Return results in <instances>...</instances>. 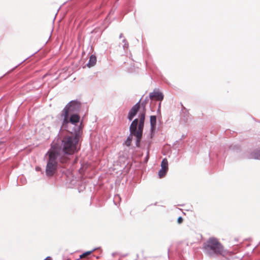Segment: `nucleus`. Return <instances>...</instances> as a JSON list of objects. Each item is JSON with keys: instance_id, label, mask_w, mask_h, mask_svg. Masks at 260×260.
Wrapping results in <instances>:
<instances>
[{"instance_id": "2", "label": "nucleus", "mask_w": 260, "mask_h": 260, "mask_svg": "<svg viewBox=\"0 0 260 260\" xmlns=\"http://www.w3.org/2000/svg\"><path fill=\"white\" fill-rule=\"evenodd\" d=\"M145 118V112L143 111L139 113V119L136 118L132 121L129 126L130 134L125 142V145L127 146L131 145L133 136H134L137 139L136 145L137 147H139L143 134Z\"/></svg>"}, {"instance_id": "4", "label": "nucleus", "mask_w": 260, "mask_h": 260, "mask_svg": "<svg viewBox=\"0 0 260 260\" xmlns=\"http://www.w3.org/2000/svg\"><path fill=\"white\" fill-rule=\"evenodd\" d=\"M81 135L72 134L64 137L62 140L60 147L53 145L60 149L62 156H66L67 160L69 159V155H72L78 151V143Z\"/></svg>"}, {"instance_id": "6", "label": "nucleus", "mask_w": 260, "mask_h": 260, "mask_svg": "<svg viewBox=\"0 0 260 260\" xmlns=\"http://www.w3.org/2000/svg\"><path fill=\"white\" fill-rule=\"evenodd\" d=\"M81 103L77 101H72L64 108L61 114H64L66 109L67 114L77 113L80 109Z\"/></svg>"}, {"instance_id": "13", "label": "nucleus", "mask_w": 260, "mask_h": 260, "mask_svg": "<svg viewBox=\"0 0 260 260\" xmlns=\"http://www.w3.org/2000/svg\"><path fill=\"white\" fill-rule=\"evenodd\" d=\"M168 170H166V169H161L158 171V175L159 177V178H162L164 177L166 174V172Z\"/></svg>"}, {"instance_id": "15", "label": "nucleus", "mask_w": 260, "mask_h": 260, "mask_svg": "<svg viewBox=\"0 0 260 260\" xmlns=\"http://www.w3.org/2000/svg\"><path fill=\"white\" fill-rule=\"evenodd\" d=\"M122 43H123L122 45V47L124 50L127 49L128 47V44L126 39H123L122 40Z\"/></svg>"}, {"instance_id": "3", "label": "nucleus", "mask_w": 260, "mask_h": 260, "mask_svg": "<svg viewBox=\"0 0 260 260\" xmlns=\"http://www.w3.org/2000/svg\"><path fill=\"white\" fill-rule=\"evenodd\" d=\"M66 110V109L65 110ZM60 114L62 120L61 128L66 130L72 134L81 135L82 133L81 123H79L80 116L77 113Z\"/></svg>"}, {"instance_id": "20", "label": "nucleus", "mask_w": 260, "mask_h": 260, "mask_svg": "<svg viewBox=\"0 0 260 260\" xmlns=\"http://www.w3.org/2000/svg\"><path fill=\"white\" fill-rule=\"evenodd\" d=\"M36 170H40V168L37 167V168H36Z\"/></svg>"}, {"instance_id": "5", "label": "nucleus", "mask_w": 260, "mask_h": 260, "mask_svg": "<svg viewBox=\"0 0 260 260\" xmlns=\"http://www.w3.org/2000/svg\"><path fill=\"white\" fill-rule=\"evenodd\" d=\"M204 252L211 257L217 255H224L226 250L218 239L213 237L210 238L204 243L203 247Z\"/></svg>"}, {"instance_id": "16", "label": "nucleus", "mask_w": 260, "mask_h": 260, "mask_svg": "<svg viewBox=\"0 0 260 260\" xmlns=\"http://www.w3.org/2000/svg\"><path fill=\"white\" fill-rule=\"evenodd\" d=\"M5 146V144L2 141H0V149L4 148Z\"/></svg>"}, {"instance_id": "21", "label": "nucleus", "mask_w": 260, "mask_h": 260, "mask_svg": "<svg viewBox=\"0 0 260 260\" xmlns=\"http://www.w3.org/2000/svg\"><path fill=\"white\" fill-rule=\"evenodd\" d=\"M47 128L48 129V131H49V130L50 127H47Z\"/></svg>"}, {"instance_id": "9", "label": "nucleus", "mask_w": 260, "mask_h": 260, "mask_svg": "<svg viewBox=\"0 0 260 260\" xmlns=\"http://www.w3.org/2000/svg\"><path fill=\"white\" fill-rule=\"evenodd\" d=\"M150 129L151 132H153L155 129L156 123V116H151L150 118Z\"/></svg>"}, {"instance_id": "7", "label": "nucleus", "mask_w": 260, "mask_h": 260, "mask_svg": "<svg viewBox=\"0 0 260 260\" xmlns=\"http://www.w3.org/2000/svg\"><path fill=\"white\" fill-rule=\"evenodd\" d=\"M140 109V101L133 106L132 109L129 110L127 118L129 121L132 120L133 118L136 115Z\"/></svg>"}, {"instance_id": "18", "label": "nucleus", "mask_w": 260, "mask_h": 260, "mask_svg": "<svg viewBox=\"0 0 260 260\" xmlns=\"http://www.w3.org/2000/svg\"><path fill=\"white\" fill-rule=\"evenodd\" d=\"M44 260H52V259L50 258V257H46Z\"/></svg>"}, {"instance_id": "19", "label": "nucleus", "mask_w": 260, "mask_h": 260, "mask_svg": "<svg viewBox=\"0 0 260 260\" xmlns=\"http://www.w3.org/2000/svg\"><path fill=\"white\" fill-rule=\"evenodd\" d=\"M122 37H123L122 34H120V35H119V38H122Z\"/></svg>"}, {"instance_id": "12", "label": "nucleus", "mask_w": 260, "mask_h": 260, "mask_svg": "<svg viewBox=\"0 0 260 260\" xmlns=\"http://www.w3.org/2000/svg\"><path fill=\"white\" fill-rule=\"evenodd\" d=\"M161 169L166 170L168 169V162L167 158H164L161 162Z\"/></svg>"}, {"instance_id": "1", "label": "nucleus", "mask_w": 260, "mask_h": 260, "mask_svg": "<svg viewBox=\"0 0 260 260\" xmlns=\"http://www.w3.org/2000/svg\"><path fill=\"white\" fill-rule=\"evenodd\" d=\"M60 151V149L57 147L52 146L50 149L46 153L45 157L47 162L45 172L47 176H52L55 173L57 168L58 161L61 163H66L68 161L66 156L61 155Z\"/></svg>"}, {"instance_id": "10", "label": "nucleus", "mask_w": 260, "mask_h": 260, "mask_svg": "<svg viewBox=\"0 0 260 260\" xmlns=\"http://www.w3.org/2000/svg\"><path fill=\"white\" fill-rule=\"evenodd\" d=\"M96 62V57L95 56L92 55L90 56L89 58V60L88 61V63L87 64V66L89 67H92L95 66Z\"/></svg>"}, {"instance_id": "17", "label": "nucleus", "mask_w": 260, "mask_h": 260, "mask_svg": "<svg viewBox=\"0 0 260 260\" xmlns=\"http://www.w3.org/2000/svg\"><path fill=\"white\" fill-rule=\"evenodd\" d=\"M183 221V219L181 217H179L178 218V222L179 223H180L182 222Z\"/></svg>"}, {"instance_id": "8", "label": "nucleus", "mask_w": 260, "mask_h": 260, "mask_svg": "<svg viewBox=\"0 0 260 260\" xmlns=\"http://www.w3.org/2000/svg\"><path fill=\"white\" fill-rule=\"evenodd\" d=\"M149 96L150 99L155 98L158 101H162L164 98V95L162 92L158 91H154L153 92H151L149 94Z\"/></svg>"}, {"instance_id": "14", "label": "nucleus", "mask_w": 260, "mask_h": 260, "mask_svg": "<svg viewBox=\"0 0 260 260\" xmlns=\"http://www.w3.org/2000/svg\"><path fill=\"white\" fill-rule=\"evenodd\" d=\"M96 249V248H94L93 249H92V250H90V251H86L84 253H83L82 254H81L80 256V258H82L83 257H85L86 256L88 255H89L90 254H91V253H92L93 251H94Z\"/></svg>"}, {"instance_id": "11", "label": "nucleus", "mask_w": 260, "mask_h": 260, "mask_svg": "<svg viewBox=\"0 0 260 260\" xmlns=\"http://www.w3.org/2000/svg\"><path fill=\"white\" fill-rule=\"evenodd\" d=\"M250 158L260 159V149L259 150H255L252 152L250 156H249Z\"/></svg>"}]
</instances>
